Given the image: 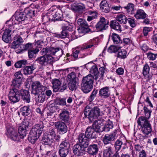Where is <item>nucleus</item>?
I'll list each match as a JSON object with an SVG mask.
<instances>
[{"label": "nucleus", "instance_id": "c756f323", "mask_svg": "<svg viewBox=\"0 0 157 157\" xmlns=\"http://www.w3.org/2000/svg\"><path fill=\"white\" fill-rule=\"evenodd\" d=\"M116 134L114 132V134H112L110 135H105L103 138V142L104 144H108L110 142L114 140L115 139Z\"/></svg>", "mask_w": 157, "mask_h": 157}, {"label": "nucleus", "instance_id": "9d476101", "mask_svg": "<svg viewBox=\"0 0 157 157\" xmlns=\"http://www.w3.org/2000/svg\"><path fill=\"white\" fill-rule=\"evenodd\" d=\"M30 123L29 120H24L19 126L18 129V132L21 138L23 139L26 135V130L29 126Z\"/></svg>", "mask_w": 157, "mask_h": 157}, {"label": "nucleus", "instance_id": "412c9836", "mask_svg": "<svg viewBox=\"0 0 157 157\" xmlns=\"http://www.w3.org/2000/svg\"><path fill=\"white\" fill-rule=\"evenodd\" d=\"M20 94L21 96L22 99L25 102L29 103L30 101V95L29 91L26 90H20Z\"/></svg>", "mask_w": 157, "mask_h": 157}, {"label": "nucleus", "instance_id": "5fc2aeb1", "mask_svg": "<svg viewBox=\"0 0 157 157\" xmlns=\"http://www.w3.org/2000/svg\"><path fill=\"white\" fill-rule=\"evenodd\" d=\"M123 144L122 141L119 140H117L115 142L114 144V147L117 151L116 153L119 151L121 148V146Z\"/></svg>", "mask_w": 157, "mask_h": 157}, {"label": "nucleus", "instance_id": "3c124183", "mask_svg": "<svg viewBox=\"0 0 157 157\" xmlns=\"http://www.w3.org/2000/svg\"><path fill=\"white\" fill-rule=\"evenodd\" d=\"M24 12L26 16H29L32 17L34 16L35 11L30 10L29 8H26L24 10Z\"/></svg>", "mask_w": 157, "mask_h": 157}, {"label": "nucleus", "instance_id": "052dcab7", "mask_svg": "<svg viewBox=\"0 0 157 157\" xmlns=\"http://www.w3.org/2000/svg\"><path fill=\"white\" fill-rule=\"evenodd\" d=\"M98 90H94L93 91L88 98V100L90 102L92 101L94 99L95 97L96 96Z\"/></svg>", "mask_w": 157, "mask_h": 157}, {"label": "nucleus", "instance_id": "e2e57ef3", "mask_svg": "<svg viewBox=\"0 0 157 157\" xmlns=\"http://www.w3.org/2000/svg\"><path fill=\"white\" fill-rule=\"evenodd\" d=\"M130 26L132 27H135L136 25V20L135 19L132 18H129L127 19Z\"/></svg>", "mask_w": 157, "mask_h": 157}, {"label": "nucleus", "instance_id": "6e6d98bb", "mask_svg": "<svg viewBox=\"0 0 157 157\" xmlns=\"http://www.w3.org/2000/svg\"><path fill=\"white\" fill-rule=\"evenodd\" d=\"M15 24V23L13 22V20L11 19L6 22L4 26L6 27V29H11L13 28V25Z\"/></svg>", "mask_w": 157, "mask_h": 157}, {"label": "nucleus", "instance_id": "680f3d73", "mask_svg": "<svg viewBox=\"0 0 157 157\" xmlns=\"http://www.w3.org/2000/svg\"><path fill=\"white\" fill-rule=\"evenodd\" d=\"M23 48L24 50H28L29 51V50H32L34 48L32 44L28 43L25 44H24L23 45Z\"/></svg>", "mask_w": 157, "mask_h": 157}, {"label": "nucleus", "instance_id": "f257e3e1", "mask_svg": "<svg viewBox=\"0 0 157 157\" xmlns=\"http://www.w3.org/2000/svg\"><path fill=\"white\" fill-rule=\"evenodd\" d=\"M32 93L35 95H38L40 93L38 97V101L42 103L45 99V94L44 91L47 89V87L41 85L39 82H34L32 85Z\"/></svg>", "mask_w": 157, "mask_h": 157}, {"label": "nucleus", "instance_id": "79ce46f5", "mask_svg": "<svg viewBox=\"0 0 157 157\" xmlns=\"http://www.w3.org/2000/svg\"><path fill=\"white\" fill-rule=\"evenodd\" d=\"M98 72V77H96V80H102L103 79V77L104 73L105 72V69L104 67H101L99 68Z\"/></svg>", "mask_w": 157, "mask_h": 157}, {"label": "nucleus", "instance_id": "ddd939ff", "mask_svg": "<svg viewBox=\"0 0 157 157\" xmlns=\"http://www.w3.org/2000/svg\"><path fill=\"white\" fill-rule=\"evenodd\" d=\"M73 27L70 25H67L63 24H62V31L60 34H56V36L58 37H60L62 38H66L67 36L68 33L67 31H71L73 29Z\"/></svg>", "mask_w": 157, "mask_h": 157}, {"label": "nucleus", "instance_id": "f03ea898", "mask_svg": "<svg viewBox=\"0 0 157 157\" xmlns=\"http://www.w3.org/2000/svg\"><path fill=\"white\" fill-rule=\"evenodd\" d=\"M94 79V77L91 74H89L83 78L81 84V88L84 93H88L92 90Z\"/></svg>", "mask_w": 157, "mask_h": 157}, {"label": "nucleus", "instance_id": "393cba45", "mask_svg": "<svg viewBox=\"0 0 157 157\" xmlns=\"http://www.w3.org/2000/svg\"><path fill=\"white\" fill-rule=\"evenodd\" d=\"M11 30L10 29H6L4 32L2 36V40L6 43H8L11 40V34L10 32Z\"/></svg>", "mask_w": 157, "mask_h": 157}, {"label": "nucleus", "instance_id": "69168bd1", "mask_svg": "<svg viewBox=\"0 0 157 157\" xmlns=\"http://www.w3.org/2000/svg\"><path fill=\"white\" fill-rule=\"evenodd\" d=\"M152 28L149 27H145L143 29V33L144 36H147L149 32L151 31Z\"/></svg>", "mask_w": 157, "mask_h": 157}, {"label": "nucleus", "instance_id": "a19ab883", "mask_svg": "<svg viewBox=\"0 0 157 157\" xmlns=\"http://www.w3.org/2000/svg\"><path fill=\"white\" fill-rule=\"evenodd\" d=\"M59 117L61 119L65 122L67 121L69 119L68 112L66 110L63 111L59 114Z\"/></svg>", "mask_w": 157, "mask_h": 157}, {"label": "nucleus", "instance_id": "e433bc0d", "mask_svg": "<svg viewBox=\"0 0 157 157\" xmlns=\"http://www.w3.org/2000/svg\"><path fill=\"white\" fill-rule=\"evenodd\" d=\"M99 93L100 96L105 98L109 97L110 94L109 88L107 87L101 89L100 90Z\"/></svg>", "mask_w": 157, "mask_h": 157}, {"label": "nucleus", "instance_id": "6e6552de", "mask_svg": "<svg viewBox=\"0 0 157 157\" xmlns=\"http://www.w3.org/2000/svg\"><path fill=\"white\" fill-rule=\"evenodd\" d=\"M53 57L51 55L46 54L37 58L36 61L42 66H47L52 64L53 61Z\"/></svg>", "mask_w": 157, "mask_h": 157}, {"label": "nucleus", "instance_id": "0eeeda50", "mask_svg": "<svg viewBox=\"0 0 157 157\" xmlns=\"http://www.w3.org/2000/svg\"><path fill=\"white\" fill-rule=\"evenodd\" d=\"M109 22L103 17H101L99 21L95 25L96 30L97 32H103L109 27Z\"/></svg>", "mask_w": 157, "mask_h": 157}, {"label": "nucleus", "instance_id": "4d7b16f0", "mask_svg": "<svg viewBox=\"0 0 157 157\" xmlns=\"http://www.w3.org/2000/svg\"><path fill=\"white\" fill-rule=\"evenodd\" d=\"M113 127L112 122H109L105 126H103V131L106 132H108L110 129H112Z\"/></svg>", "mask_w": 157, "mask_h": 157}, {"label": "nucleus", "instance_id": "603ef678", "mask_svg": "<svg viewBox=\"0 0 157 157\" xmlns=\"http://www.w3.org/2000/svg\"><path fill=\"white\" fill-rule=\"evenodd\" d=\"M147 56L149 59L155 60L157 58V53L149 52L147 53Z\"/></svg>", "mask_w": 157, "mask_h": 157}, {"label": "nucleus", "instance_id": "39448f33", "mask_svg": "<svg viewBox=\"0 0 157 157\" xmlns=\"http://www.w3.org/2000/svg\"><path fill=\"white\" fill-rule=\"evenodd\" d=\"M56 137V133L54 129L51 128L48 133L44 134L42 140L44 145H50L54 142Z\"/></svg>", "mask_w": 157, "mask_h": 157}, {"label": "nucleus", "instance_id": "c85d7f7f", "mask_svg": "<svg viewBox=\"0 0 157 157\" xmlns=\"http://www.w3.org/2000/svg\"><path fill=\"white\" fill-rule=\"evenodd\" d=\"M113 148L111 146L105 147L104 149V157H111L114 155Z\"/></svg>", "mask_w": 157, "mask_h": 157}, {"label": "nucleus", "instance_id": "ea45409f", "mask_svg": "<svg viewBox=\"0 0 157 157\" xmlns=\"http://www.w3.org/2000/svg\"><path fill=\"white\" fill-rule=\"evenodd\" d=\"M20 112L23 116H27L31 113V109L29 106H25L21 108Z\"/></svg>", "mask_w": 157, "mask_h": 157}, {"label": "nucleus", "instance_id": "473e14b6", "mask_svg": "<svg viewBox=\"0 0 157 157\" xmlns=\"http://www.w3.org/2000/svg\"><path fill=\"white\" fill-rule=\"evenodd\" d=\"M100 6L103 12L108 13L110 11L109 4L106 0H102L100 3Z\"/></svg>", "mask_w": 157, "mask_h": 157}, {"label": "nucleus", "instance_id": "f704fd0d", "mask_svg": "<svg viewBox=\"0 0 157 157\" xmlns=\"http://www.w3.org/2000/svg\"><path fill=\"white\" fill-rule=\"evenodd\" d=\"M134 16L137 19H144L147 17V14L144 11L141 9L138 10Z\"/></svg>", "mask_w": 157, "mask_h": 157}, {"label": "nucleus", "instance_id": "7c9ffc66", "mask_svg": "<svg viewBox=\"0 0 157 157\" xmlns=\"http://www.w3.org/2000/svg\"><path fill=\"white\" fill-rule=\"evenodd\" d=\"M44 127L43 122L40 121L38 124H35L32 129L34 130V132H36L38 133V135H40L42 132V129Z\"/></svg>", "mask_w": 157, "mask_h": 157}, {"label": "nucleus", "instance_id": "72a5a7b5", "mask_svg": "<svg viewBox=\"0 0 157 157\" xmlns=\"http://www.w3.org/2000/svg\"><path fill=\"white\" fill-rule=\"evenodd\" d=\"M85 9V6L82 3L78 4L71 7V10L79 13H82Z\"/></svg>", "mask_w": 157, "mask_h": 157}, {"label": "nucleus", "instance_id": "a211bd4d", "mask_svg": "<svg viewBox=\"0 0 157 157\" xmlns=\"http://www.w3.org/2000/svg\"><path fill=\"white\" fill-rule=\"evenodd\" d=\"M55 126L58 131L63 134L67 132V128L66 125L63 122H59L55 123Z\"/></svg>", "mask_w": 157, "mask_h": 157}, {"label": "nucleus", "instance_id": "2f4dec72", "mask_svg": "<svg viewBox=\"0 0 157 157\" xmlns=\"http://www.w3.org/2000/svg\"><path fill=\"white\" fill-rule=\"evenodd\" d=\"M35 68V66L34 64L26 66L23 69V73L25 75H30L33 73Z\"/></svg>", "mask_w": 157, "mask_h": 157}, {"label": "nucleus", "instance_id": "4c0bfd02", "mask_svg": "<svg viewBox=\"0 0 157 157\" xmlns=\"http://www.w3.org/2000/svg\"><path fill=\"white\" fill-rule=\"evenodd\" d=\"M135 6L134 4L132 3H128L127 6L123 8L126 10L127 12L129 14H132L134 13L135 10Z\"/></svg>", "mask_w": 157, "mask_h": 157}, {"label": "nucleus", "instance_id": "a18cd8bd", "mask_svg": "<svg viewBox=\"0 0 157 157\" xmlns=\"http://www.w3.org/2000/svg\"><path fill=\"white\" fill-rule=\"evenodd\" d=\"M128 55V53L127 51L124 49H122L118 51L117 57L123 59L126 58Z\"/></svg>", "mask_w": 157, "mask_h": 157}, {"label": "nucleus", "instance_id": "0e129e2a", "mask_svg": "<svg viewBox=\"0 0 157 157\" xmlns=\"http://www.w3.org/2000/svg\"><path fill=\"white\" fill-rule=\"evenodd\" d=\"M134 149L136 151L141 152L142 150H144L143 147L142 145H140L139 144H136L134 146Z\"/></svg>", "mask_w": 157, "mask_h": 157}, {"label": "nucleus", "instance_id": "20e7f679", "mask_svg": "<svg viewBox=\"0 0 157 157\" xmlns=\"http://www.w3.org/2000/svg\"><path fill=\"white\" fill-rule=\"evenodd\" d=\"M137 123L139 125L141 126V131L144 134L148 135L152 131V128L147 119L144 117H140L138 120Z\"/></svg>", "mask_w": 157, "mask_h": 157}, {"label": "nucleus", "instance_id": "a878e982", "mask_svg": "<svg viewBox=\"0 0 157 157\" xmlns=\"http://www.w3.org/2000/svg\"><path fill=\"white\" fill-rule=\"evenodd\" d=\"M109 25L111 28L113 29L120 32L122 31L121 25L116 20L111 21Z\"/></svg>", "mask_w": 157, "mask_h": 157}, {"label": "nucleus", "instance_id": "9b49d317", "mask_svg": "<svg viewBox=\"0 0 157 157\" xmlns=\"http://www.w3.org/2000/svg\"><path fill=\"white\" fill-rule=\"evenodd\" d=\"M8 97L11 102L15 103L20 99V90H17L10 89L8 94Z\"/></svg>", "mask_w": 157, "mask_h": 157}, {"label": "nucleus", "instance_id": "1a4fd4ad", "mask_svg": "<svg viewBox=\"0 0 157 157\" xmlns=\"http://www.w3.org/2000/svg\"><path fill=\"white\" fill-rule=\"evenodd\" d=\"M77 23L78 26L77 31L80 36L86 33L88 28V25L86 21L82 19L79 18L77 20Z\"/></svg>", "mask_w": 157, "mask_h": 157}, {"label": "nucleus", "instance_id": "5701e85b", "mask_svg": "<svg viewBox=\"0 0 157 157\" xmlns=\"http://www.w3.org/2000/svg\"><path fill=\"white\" fill-rule=\"evenodd\" d=\"M23 42V40L21 36H16L14 37V40L12 43L11 47L14 49H16Z\"/></svg>", "mask_w": 157, "mask_h": 157}, {"label": "nucleus", "instance_id": "09e8293b", "mask_svg": "<svg viewBox=\"0 0 157 157\" xmlns=\"http://www.w3.org/2000/svg\"><path fill=\"white\" fill-rule=\"evenodd\" d=\"M76 79V76L74 72H72L67 75V82H75Z\"/></svg>", "mask_w": 157, "mask_h": 157}, {"label": "nucleus", "instance_id": "4be33fe9", "mask_svg": "<svg viewBox=\"0 0 157 157\" xmlns=\"http://www.w3.org/2000/svg\"><path fill=\"white\" fill-rule=\"evenodd\" d=\"M98 147L97 145L94 144L90 145L87 149V152L90 155H96L98 151Z\"/></svg>", "mask_w": 157, "mask_h": 157}, {"label": "nucleus", "instance_id": "37998d69", "mask_svg": "<svg viewBox=\"0 0 157 157\" xmlns=\"http://www.w3.org/2000/svg\"><path fill=\"white\" fill-rule=\"evenodd\" d=\"M111 37L114 43L115 44H121L122 42L119 36L116 33H113L111 35Z\"/></svg>", "mask_w": 157, "mask_h": 157}, {"label": "nucleus", "instance_id": "c03bdc74", "mask_svg": "<svg viewBox=\"0 0 157 157\" xmlns=\"http://www.w3.org/2000/svg\"><path fill=\"white\" fill-rule=\"evenodd\" d=\"M28 64V62L26 59H22L16 62L14 66L17 68H21L22 67Z\"/></svg>", "mask_w": 157, "mask_h": 157}, {"label": "nucleus", "instance_id": "8fccbe9b", "mask_svg": "<svg viewBox=\"0 0 157 157\" xmlns=\"http://www.w3.org/2000/svg\"><path fill=\"white\" fill-rule=\"evenodd\" d=\"M121 47L118 46L111 45L110 46L108 49V51L110 53L117 52L121 48Z\"/></svg>", "mask_w": 157, "mask_h": 157}, {"label": "nucleus", "instance_id": "6ab92c4d", "mask_svg": "<svg viewBox=\"0 0 157 157\" xmlns=\"http://www.w3.org/2000/svg\"><path fill=\"white\" fill-rule=\"evenodd\" d=\"M27 17L24 13V11L17 10L15 13V19L18 21H24Z\"/></svg>", "mask_w": 157, "mask_h": 157}, {"label": "nucleus", "instance_id": "423d86ee", "mask_svg": "<svg viewBox=\"0 0 157 157\" xmlns=\"http://www.w3.org/2000/svg\"><path fill=\"white\" fill-rule=\"evenodd\" d=\"M70 144L67 141L62 142L60 144L59 153L60 157H67L69 151Z\"/></svg>", "mask_w": 157, "mask_h": 157}, {"label": "nucleus", "instance_id": "58836bf2", "mask_svg": "<svg viewBox=\"0 0 157 157\" xmlns=\"http://www.w3.org/2000/svg\"><path fill=\"white\" fill-rule=\"evenodd\" d=\"M117 21L120 22L121 24H125L127 22L126 16L124 14H120L117 15L116 17Z\"/></svg>", "mask_w": 157, "mask_h": 157}, {"label": "nucleus", "instance_id": "bf43d9fd", "mask_svg": "<svg viewBox=\"0 0 157 157\" xmlns=\"http://www.w3.org/2000/svg\"><path fill=\"white\" fill-rule=\"evenodd\" d=\"M68 82V87L70 90H75L77 88V85L78 84L76 81L75 82Z\"/></svg>", "mask_w": 157, "mask_h": 157}, {"label": "nucleus", "instance_id": "49530a36", "mask_svg": "<svg viewBox=\"0 0 157 157\" xmlns=\"http://www.w3.org/2000/svg\"><path fill=\"white\" fill-rule=\"evenodd\" d=\"M38 48H33L32 50H29L28 51V56L29 58L31 59L36 56V54L39 52Z\"/></svg>", "mask_w": 157, "mask_h": 157}, {"label": "nucleus", "instance_id": "13d9d810", "mask_svg": "<svg viewBox=\"0 0 157 157\" xmlns=\"http://www.w3.org/2000/svg\"><path fill=\"white\" fill-rule=\"evenodd\" d=\"M145 117H144L147 119L149 118L150 117L151 111V110L148 109V108L145 106H144L143 108Z\"/></svg>", "mask_w": 157, "mask_h": 157}, {"label": "nucleus", "instance_id": "aec40b11", "mask_svg": "<svg viewBox=\"0 0 157 157\" xmlns=\"http://www.w3.org/2000/svg\"><path fill=\"white\" fill-rule=\"evenodd\" d=\"M94 122L91 126L94 129L95 132H100L103 131V127L101 125V121L99 120L94 121Z\"/></svg>", "mask_w": 157, "mask_h": 157}, {"label": "nucleus", "instance_id": "f8f14e48", "mask_svg": "<svg viewBox=\"0 0 157 157\" xmlns=\"http://www.w3.org/2000/svg\"><path fill=\"white\" fill-rule=\"evenodd\" d=\"M6 134L8 137L13 140L18 141L19 140L17 132L12 126L7 127Z\"/></svg>", "mask_w": 157, "mask_h": 157}, {"label": "nucleus", "instance_id": "338daca9", "mask_svg": "<svg viewBox=\"0 0 157 157\" xmlns=\"http://www.w3.org/2000/svg\"><path fill=\"white\" fill-rule=\"evenodd\" d=\"M14 76L15 77V79H21V78L22 76V74L21 73V72L20 71H19L16 72L14 75Z\"/></svg>", "mask_w": 157, "mask_h": 157}, {"label": "nucleus", "instance_id": "2eb2a0df", "mask_svg": "<svg viewBox=\"0 0 157 157\" xmlns=\"http://www.w3.org/2000/svg\"><path fill=\"white\" fill-rule=\"evenodd\" d=\"M60 11H56V9L53 8L50 9V14H51L53 17V18L51 19L49 17V20H61L62 19V14L59 13Z\"/></svg>", "mask_w": 157, "mask_h": 157}, {"label": "nucleus", "instance_id": "4468645a", "mask_svg": "<svg viewBox=\"0 0 157 157\" xmlns=\"http://www.w3.org/2000/svg\"><path fill=\"white\" fill-rule=\"evenodd\" d=\"M89 140L84 133H81L78 136L79 143L83 147H86L88 146Z\"/></svg>", "mask_w": 157, "mask_h": 157}, {"label": "nucleus", "instance_id": "dca6fc26", "mask_svg": "<svg viewBox=\"0 0 157 157\" xmlns=\"http://www.w3.org/2000/svg\"><path fill=\"white\" fill-rule=\"evenodd\" d=\"M150 67L147 63H145L144 66L143 74L147 81H148L151 79L152 75L149 73Z\"/></svg>", "mask_w": 157, "mask_h": 157}, {"label": "nucleus", "instance_id": "b1692460", "mask_svg": "<svg viewBox=\"0 0 157 157\" xmlns=\"http://www.w3.org/2000/svg\"><path fill=\"white\" fill-rule=\"evenodd\" d=\"M82 146L80 144L75 145L73 147L74 153L78 156L82 155L84 147H82Z\"/></svg>", "mask_w": 157, "mask_h": 157}, {"label": "nucleus", "instance_id": "f3484780", "mask_svg": "<svg viewBox=\"0 0 157 157\" xmlns=\"http://www.w3.org/2000/svg\"><path fill=\"white\" fill-rule=\"evenodd\" d=\"M38 134L36 132H34V130L31 129L28 137L29 141L32 143L34 144L40 135Z\"/></svg>", "mask_w": 157, "mask_h": 157}, {"label": "nucleus", "instance_id": "de8ad7c7", "mask_svg": "<svg viewBox=\"0 0 157 157\" xmlns=\"http://www.w3.org/2000/svg\"><path fill=\"white\" fill-rule=\"evenodd\" d=\"M60 48L57 47H50L49 48V52L50 54L56 55L57 56L58 52H60Z\"/></svg>", "mask_w": 157, "mask_h": 157}, {"label": "nucleus", "instance_id": "864d4df0", "mask_svg": "<svg viewBox=\"0 0 157 157\" xmlns=\"http://www.w3.org/2000/svg\"><path fill=\"white\" fill-rule=\"evenodd\" d=\"M90 72L94 75V79L96 80V77H98V69L96 66L93 65L91 67L90 69Z\"/></svg>", "mask_w": 157, "mask_h": 157}, {"label": "nucleus", "instance_id": "bb28decb", "mask_svg": "<svg viewBox=\"0 0 157 157\" xmlns=\"http://www.w3.org/2000/svg\"><path fill=\"white\" fill-rule=\"evenodd\" d=\"M95 132L92 126L88 127L85 132V135L90 139L96 138Z\"/></svg>", "mask_w": 157, "mask_h": 157}, {"label": "nucleus", "instance_id": "774afa93", "mask_svg": "<svg viewBox=\"0 0 157 157\" xmlns=\"http://www.w3.org/2000/svg\"><path fill=\"white\" fill-rule=\"evenodd\" d=\"M122 8L123 7H122L119 5L117 6L114 5L112 6L111 7V9L113 11H119L122 9Z\"/></svg>", "mask_w": 157, "mask_h": 157}, {"label": "nucleus", "instance_id": "cd10ccee", "mask_svg": "<svg viewBox=\"0 0 157 157\" xmlns=\"http://www.w3.org/2000/svg\"><path fill=\"white\" fill-rule=\"evenodd\" d=\"M52 82L54 91L55 92H58L60 89L61 84V82L59 79L55 78L52 80Z\"/></svg>", "mask_w": 157, "mask_h": 157}, {"label": "nucleus", "instance_id": "7ed1b4c3", "mask_svg": "<svg viewBox=\"0 0 157 157\" xmlns=\"http://www.w3.org/2000/svg\"><path fill=\"white\" fill-rule=\"evenodd\" d=\"M84 115L91 122H92L100 115L101 111L97 106H95L91 110H89V108L86 107L84 111Z\"/></svg>", "mask_w": 157, "mask_h": 157}, {"label": "nucleus", "instance_id": "c9c22d12", "mask_svg": "<svg viewBox=\"0 0 157 157\" xmlns=\"http://www.w3.org/2000/svg\"><path fill=\"white\" fill-rule=\"evenodd\" d=\"M21 79H13L12 82V84H11V86L12 87L11 89H15L18 90L21 86Z\"/></svg>", "mask_w": 157, "mask_h": 157}]
</instances>
